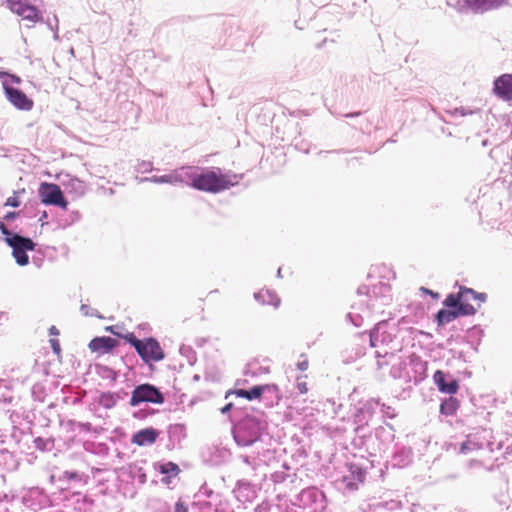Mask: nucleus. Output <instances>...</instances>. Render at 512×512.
Wrapping results in <instances>:
<instances>
[{
  "instance_id": "nucleus-48",
  "label": "nucleus",
  "mask_w": 512,
  "mask_h": 512,
  "mask_svg": "<svg viewBox=\"0 0 512 512\" xmlns=\"http://www.w3.org/2000/svg\"><path fill=\"white\" fill-rule=\"evenodd\" d=\"M105 330L110 332L111 334L115 335L117 338H121V339L124 340L125 334H122V333L118 332L117 326H107L105 328Z\"/></svg>"
},
{
  "instance_id": "nucleus-16",
  "label": "nucleus",
  "mask_w": 512,
  "mask_h": 512,
  "mask_svg": "<svg viewBox=\"0 0 512 512\" xmlns=\"http://www.w3.org/2000/svg\"><path fill=\"white\" fill-rule=\"evenodd\" d=\"M151 182L156 184H184L185 183V166L175 169L169 174L161 176L143 177L139 179V183Z\"/></svg>"
},
{
  "instance_id": "nucleus-23",
  "label": "nucleus",
  "mask_w": 512,
  "mask_h": 512,
  "mask_svg": "<svg viewBox=\"0 0 512 512\" xmlns=\"http://www.w3.org/2000/svg\"><path fill=\"white\" fill-rule=\"evenodd\" d=\"M458 12L465 13L471 11L475 14L487 12L486 0H462L457 2Z\"/></svg>"
},
{
  "instance_id": "nucleus-8",
  "label": "nucleus",
  "mask_w": 512,
  "mask_h": 512,
  "mask_svg": "<svg viewBox=\"0 0 512 512\" xmlns=\"http://www.w3.org/2000/svg\"><path fill=\"white\" fill-rule=\"evenodd\" d=\"M378 404L379 400L370 399L357 409L354 415L355 423L358 424L355 428L356 437L353 440V444L355 446L361 448L365 445L367 439L371 438L370 431L364 424H367L371 418L373 414V406Z\"/></svg>"
},
{
  "instance_id": "nucleus-30",
  "label": "nucleus",
  "mask_w": 512,
  "mask_h": 512,
  "mask_svg": "<svg viewBox=\"0 0 512 512\" xmlns=\"http://www.w3.org/2000/svg\"><path fill=\"white\" fill-rule=\"evenodd\" d=\"M84 449L95 455L105 457L109 454V447L106 443L88 441L84 443Z\"/></svg>"
},
{
  "instance_id": "nucleus-37",
  "label": "nucleus",
  "mask_w": 512,
  "mask_h": 512,
  "mask_svg": "<svg viewBox=\"0 0 512 512\" xmlns=\"http://www.w3.org/2000/svg\"><path fill=\"white\" fill-rule=\"evenodd\" d=\"M174 512H189V503L180 497L174 505Z\"/></svg>"
},
{
  "instance_id": "nucleus-5",
  "label": "nucleus",
  "mask_w": 512,
  "mask_h": 512,
  "mask_svg": "<svg viewBox=\"0 0 512 512\" xmlns=\"http://www.w3.org/2000/svg\"><path fill=\"white\" fill-rule=\"evenodd\" d=\"M444 308L435 314V322L438 326H445L459 317L473 316L477 309L471 304L459 303V298L454 293H449L443 301Z\"/></svg>"
},
{
  "instance_id": "nucleus-1",
  "label": "nucleus",
  "mask_w": 512,
  "mask_h": 512,
  "mask_svg": "<svg viewBox=\"0 0 512 512\" xmlns=\"http://www.w3.org/2000/svg\"><path fill=\"white\" fill-rule=\"evenodd\" d=\"M242 174H222L220 168L185 166V183L195 190L217 194L236 185Z\"/></svg>"
},
{
  "instance_id": "nucleus-11",
  "label": "nucleus",
  "mask_w": 512,
  "mask_h": 512,
  "mask_svg": "<svg viewBox=\"0 0 512 512\" xmlns=\"http://www.w3.org/2000/svg\"><path fill=\"white\" fill-rule=\"evenodd\" d=\"M8 8L15 14L22 17L23 20L38 22L42 16L41 12L27 2V0H6Z\"/></svg>"
},
{
  "instance_id": "nucleus-27",
  "label": "nucleus",
  "mask_w": 512,
  "mask_h": 512,
  "mask_svg": "<svg viewBox=\"0 0 512 512\" xmlns=\"http://www.w3.org/2000/svg\"><path fill=\"white\" fill-rule=\"evenodd\" d=\"M460 406L459 400L450 395L449 397L443 399L440 404V413L445 416H452L456 413Z\"/></svg>"
},
{
  "instance_id": "nucleus-10",
  "label": "nucleus",
  "mask_w": 512,
  "mask_h": 512,
  "mask_svg": "<svg viewBox=\"0 0 512 512\" xmlns=\"http://www.w3.org/2000/svg\"><path fill=\"white\" fill-rule=\"evenodd\" d=\"M38 196L45 205H52L67 209L69 204L59 185L55 183L42 182L38 189Z\"/></svg>"
},
{
  "instance_id": "nucleus-25",
  "label": "nucleus",
  "mask_w": 512,
  "mask_h": 512,
  "mask_svg": "<svg viewBox=\"0 0 512 512\" xmlns=\"http://www.w3.org/2000/svg\"><path fill=\"white\" fill-rule=\"evenodd\" d=\"M459 298V303L470 304L469 300H479L480 302H485L487 300L486 293H480L475 291L472 288H468L465 286H461L457 293H454Z\"/></svg>"
},
{
  "instance_id": "nucleus-6",
  "label": "nucleus",
  "mask_w": 512,
  "mask_h": 512,
  "mask_svg": "<svg viewBox=\"0 0 512 512\" xmlns=\"http://www.w3.org/2000/svg\"><path fill=\"white\" fill-rule=\"evenodd\" d=\"M493 438L491 429L483 427L474 428L473 431L466 436V440L462 442L459 452L466 454L474 450L487 449L489 452L493 453L497 450H501L502 441L495 443Z\"/></svg>"
},
{
  "instance_id": "nucleus-57",
  "label": "nucleus",
  "mask_w": 512,
  "mask_h": 512,
  "mask_svg": "<svg viewBox=\"0 0 512 512\" xmlns=\"http://www.w3.org/2000/svg\"><path fill=\"white\" fill-rule=\"evenodd\" d=\"M308 365H309V363H308V359H307V358H305L304 360L299 361V362L297 363V368H298L300 371H306V370L308 369Z\"/></svg>"
},
{
  "instance_id": "nucleus-31",
  "label": "nucleus",
  "mask_w": 512,
  "mask_h": 512,
  "mask_svg": "<svg viewBox=\"0 0 512 512\" xmlns=\"http://www.w3.org/2000/svg\"><path fill=\"white\" fill-rule=\"evenodd\" d=\"M63 184L66 186L69 192H74L79 196L85 193V183L77 177H70L68 182H63Z\"/></svg>"
},
{
  "instance_id": "nucleus-49",
  "label": "nucleus",
  "mask_w": 512,
  "mask_h": 512,
  "mask_svg": "<svg viewBox=\"0 0 512 512\" xmlns=\"http://www.w3.org/2000/svg\"><path fill=\"white\" fill-rule=\"evenodd\" d=\"M53 21L55 22V24L53 25V23L49 21V22H48V26L50 27V29H51L52 31H54V39H55V40H58V39H59V36H58V33H57V29H58V19H57V17H56V16H54Z\"/></svg>"
},
{
  "instance_id": "nucleus-40",
  "label": "nucleus",
  "mask_w": 512,
  "mask_h": 512,
  "mask_svg": "<svg viewBox=\"0 0 512 512\" xmlns=\"http://www.w3.org/2000/svg\"><path fill=\"white\" fill-rule=\"evenodd\" d=\"M287 477L288 474H286L285 471H276L273 474H271V480L274 483H283L284 481H286Z\"/></svg>"
},
{
  "instance_id": "nucleus-59",
  "label": "nucleus",
  "mask_w": 512,
  "mask_h": 512,
  "mask_svg": "<svg viewBox=\"0 0 512 512\" xmlns=\"http://www.w3.org/2000/svg\"><path fill=\"white\" fill-rule=\"evenodd\" d=\"M234 407V404L232 402H229L227 403L226 405H224L221 409H220V412L222 414H227L229 413Z\"/></svg>"
},
{
  "instance_id": "nucleus-56",
  "label": "nucleus",
  "mask_w": 512,
  "mask_h": 512,
  "mask_svg": "<svg viewBox=\"0 0 512 512\" xmlns=\"http://www.w3.org/2000/svg\"><path fill=\"white\" fill-rule=\"evenodd\" d=\"M114 395L117 396L115 398V402L117 403L118 401L123 400L124 398H126L128 396V392H126L124 390H120V391L114 392Z\"/></svg>"
},
{
  "instance_id": "nucleus-52",
  "label": "nucleus",
  "mask_w": 512,
  "mask_h": 512,
  "mask_svg": "<svg viewBox=\"0 0 512 512\" xmlns=\"http://www.w3.org/2000/svg\"><path fill=\"white\" fill-rule=\"evenodd\" d=\"M400 371H401V364L398 366L393 365L390 370V374L393 378H399L400 377Z\"/></svg>"
},
{
  "instance_id": "nucleus-43",
  "label": "nucleus",
  "mask_w": 512,
  "mask_h": 512,
  "mask_svg": "<svg viewBox=\"0 0 512 512\" xmlns=\"http://www.w3.org/2000/svg\"><path fill=\"white\" fill-rule=\"evenodd\" d=\"M21 204V201L19 200V198L17 196H11V197H8L4 203V206L6 207H13V208H17L19 207Z\"/></svg>"
},
{
  "instance_id": "nucleus-3",
  "label": "nucleus",
  "mask_w": 512,
  "mask_h": 512,
  "mask_svg": "<svg viewBox=\"0 0 512 512\" xmlns=\"http://www.w3.org/2000/svg\"><path fill=\"white\" fill-rule=\"evenodd\" d=\"M124 341L134 348L140 359L146 365L150 366L165 358V352L155 337L150 336L139 339L133 332H127L125 333Z\"/></svg>"
},
{
  "instance_id": "nucleus-42",
  "label": "nucleus",
  "mask_w": 512,
  "mask_h": 512,
  "mask_svg": "<svg viewBox=\"0 0 512 512\" xmlns=\"http://www.w3.org/2000/svg\"><path fill=\"white\" fill-rule=\"evenodd\" d=\"M70 424L78 427L81 431L84 432H90L92 430V424L90 422L70 421Z\"/></svg>"
},
{
  "instance_id": "nucleus-38",
  "label": "nucleus",
  "mask_w": 512,
  "mask_h": 512,
  "mask_svg": "<svg viewBox=\"0 0 512 512\" xmlns=\"http://www.w3.org/2000/svg\"><path fill=\"white\" fill-rule=\"evenodd\" d=\"M387 356L393 357L394 355H393V353H390L388 351H385L384 354H382L380 351H375V357L378 359L377 360V367L379 369H381L384 365L388 364L387 361L380 360L381 358H386Z\"/></svg>"
},
{
  "instance_id": "nucleus-29",
  "label": "nucleus",
  "mask_w": 512,
  "mask_h": 512,
  "mask_svg": "<svg viewBox=\"0 0 512 512\" xmlns=\"http://www.w3.org/2000/svg\"><path fill=\"white\" fill-rule=\"evenodd\" d=\"M159 472L165 475L162 482L168 484L171 477H176L179 474L180 469L176 463L169 461L159 464Z\"/></svg>"
},
{
  "instance_id": "nucleus-35",
  "label": "nucleus",
  "mask_w": 512,
  "mask_h": 512,
  "mask_svg": "<svg viewBox=\"0 0 512 512\" xmlns=\"http://www.w3.org/2000/svg\"><path fill=\"white\" fill-rule=\"evenodd\" d=\"M294 146L297 150L308 154L311 148V143L309 141L303 140V139H295L294 140Z\"/></svg>"
},
{
  "instance_id": "nucleus-14",
  "label": "nucleus",
  "mask_w": 512,
  "mask_h": 512,
  "mask_svg": "<svg viewBox=\"0 0 512 512\" xmlns=\"http://www.w3.org/2000/svg\"><path fill=\"white\" fill-rule=\"evenodd\" d=\"M433 381L441 393L454 395L459 390V380L443 370L434 372Z\"/></svg>"
},
{
  "instance_id": "nucleus-51",
  "label": "nucleus",
  "mask_w": 512,
  "mask_h": 512,
  "mask_svg": "<svg viewBox=\"0 0 512 512\" xmlns=\"http://www.w3.org/2000/svg\"><path fill=\"white\" fill-rule=\"evenodd\" d=\"M19 215V212L16 211H9L3 216L4 221H13L15 220Z\"/></svg>"
},
{
  "instance_id": "nucleus-12",
  "label": "nucleus",
  "mask_w": 512,
  "mask_h": 512,
  "mask_svg": "<svg viewBox=\"0 0 512 512\" xmlns=\"http://www.w3.org/2000/svg\"><path fill=\"white\" fill-rule=\"evenodd\" d=\"M348 474L342 477V484L345 489L355 491L359 484H362L366 478V469L359 463H347Z\"/></svg>"
},
{
  "instance_id": "nucleus-47",
  "label": "nucleus",
  "mask_w": 512,
  "mask_h": 512,
  "mask_svg": "<svg viewBox=\"0 0 512 512\" xmlns=\"http://www.w3.org/2000/svg\"><path fill=\"white\" fill-rule=\"evenodd\" d=\"M154 512H172V508L168 502H162L159 504V506L155 509Z\"/></svg>"
},
{
  "instance_id": "nucleus-61",
  "label": "nucleus",
  "mask_w": 512,
  "mask_h": 512,
  "mask_svg": "<svg viewBox=\"0 0 512 512\" xmlns=\"http://www.w3.org/2000/svg\"><path fill=\"white\" fill-rule=\"evenodd\" d=\"M12 83H15V84H20L21 83V78L16 75V74H12L10 73V76L7 77Z\"/></svg>"
},
{
  "instance_id": "nucleus-2",
  "label": "nucleus",
  "mask_w": 512,
  "mask_h": 512,
  "mask_svg": "<svg viewBox=\"0 0 512 512\" xmlns=\"http://www.w3.org/2000/svg\"><path fill=\"white\" fill-rule=\"evenodd\" d=\"M268 424L263 415L246 414L232 427V436L239 447H250L261 442Z\"/></svg>"
},
{
  "instance_id": "nucleus-39",
  "label": "nucleus",
  "mask_w": 512,
  "mask_h": 512,
  "mask_svg": "<svg viewBox=\"0 0 512 512\" xmlns=\"http://www.w3.org/2000/svg\"><path fill=\"white\" fill-rule=\"evenodd\" d=\"M508 0H486L487 3V10H494L498 9L504 5H506Z\"/></svg>"
},
{
  "instance_id": "nucleus-33",
  "label": "nucleus",
  "mask_w": 512,
  "mask_h": 512,
  "mask_svg": "<svg viewBox=\"0 0 512 512\" xmlns=\"http://www.w3.org/2000/svg\"><path fill=\"white\" fill-rule=\"evenodd\" d=\"M138 173H148L154 170L153 163L151 161L138 160L134 167Z\"/></svg>"
},
{
  "instance_id": "nucleus-53",
  "label": "nucleus",
  "mask_w": 512,
  "mask_h": 512,
  "mask_svg": "<svg viewBox=\"0 0 512 512\" xmlns=\"http://www.w3.org/2000/svg\"><path fill=\"white\" fill-rule=\"evenodd\" d=\"M50 343H51V348H52L53 352L56 354H59L61 351L59 341L56 339H51Z\"/></svg>"
},
{
  "instance_id": "nucleus-60",
  "label": "nucleus",
  "mask_w": 512,
  "mask_h": 512,
  "mask_svg": "<svg viewBox=\"0 0 512 512\" xmlns=\"http://www.w3.org/2000/svg\"><path fill=\"white\" fill-rule=\"evenodd\" d=\"M371 292V289L368 287V286H360L358 289H357V293L359 295H369Z\"/></svg>"
},
{
  "instance_id": "nucleus-22",
  "label": "nucleus",
  "mask_w": 512,
  "mask_h": 512,
  "mask_svg": "<svg viewBox=\"0 0 512 512\" xmlns=\"http://www.w3.org/2000/svg\"><path fill=\"white\" fill-rule=\"evenodd\" d=\"M413 459V451L409 447L400 446L397 447L393 453L392 465L394 467L403 468L408 466Z\"/></svg>"
},
{
  "instance_id": "nucleus-9",
  "label": "nucleus",
  "mask_w": 512,
  "mask_h": 512,
  "mask_svg": "<svg viewBox=\"0 0 512 512\" xmlns=\"http://www.w3.org/2000/svg\"><path fill=\"white\" fill-rule=\"evenodd\" d=\"M165 402L164 393L151 383H142L134 387L131 392L129 404L137 407L143 403L163 404Z\"/></svg>"
},
{
  "instance_id": "nucleus-50",
  "label": "nucleus",
  "mask_w": 512,
  "mask_h": 512,
  "mask_svg": "<svg viewBox=\"0 0 512 512\" xmlns=\"http://www.w3.org/2000/svg\"><path fill=\"white\" fill-rule=\"evenodd\" d=\"M297 390L300 394H305L308 391L307 383L304 381H297L296 384Z\"/></svg>"
},
{
  "instance_id": "nucleus-24",
  "label": "nucleus",
  "mask_w": 512,
  "mask_h": 512,
  "mask_svg": "<svg viewBox=\"0 0 512 512\" xmlns=\"http://www.w3.org/2000/svg\"><path fill=\"white\" fill-rule=\"evenodd\" d=\"M239 459L245 465L243 472L248 476H256L264 462L259 456L254 455H240Z\"/></svg>"
},
{
  "instance_id": "nucleus-62",
  "label": "nucleus",
  "mask_w": 512,
  "mask_h": 512,
  "mask_svg": "<svg viewBox=\"0 0 512 512\" xmlns=\"http://www.w3.org/2000/svg\"><path fill=\"white\" fill-rule=\"evenodd\" d=\"M253 512H269V509L266 505L260 504L254 508Z\"/></svg>"
},
{
  "instance_id": "nucleus-19",
  "label": "nucleus",
  "mask_w": 512,
  "mask_h": 512,
  "mask_svg": "<svg viewBox=\"0 0 512 512\" xmlns=\"http://www.w3.org/2000/svg\"><path fill=\"white\" fill-rule=\"evenodd\" d=\"M233 493L235 498L241 503L252 502L256 497L254 485L245 479H240L236 482Z\"/></svg>"
},
{
  "instance_id": "nucleus-64",
  "label": "nucleus",
  "mask_w": 512,
  "mask_h": 512,
  "mask_svg": "<svg viewBox=\"0 0 512 512\" xmlns=\"http://www.w3.org/2000/svg\"><path fill=\"white\" fill-rule=\"evenodd\" d=\"M48 218V213L46 211H43L41 213V216L39 218V221L42 223V226L46 224V219Z\"/></svg>"
},
{
  "instance_id": "nucleus-18",
  "label": "nucleus",
  "mask_w": 512,
  "mask_h": 512,
  "mask_svg": "<svg viewBox=\"0 0 512 512\" xmlns=\"http://www.w3.org/2000/svg\"><path fill=\"white\" fill-rule=\"evenodd\" d=\"M388 323L381 321L369 333L371 347H378L379 344H389L392 342V334L387 331Z\"/></svg>"
},
{
  "instance_id": "nucleus-34",
  "label": "nucleus",
  "mask_w": 512,
  "mask_h": 512,
  "mask_svg": "<svg viewBox=\"0 0 512 512\" xmlns=\"http://www.w3.org/2000/svg\"><path fill=\"white\" fill-rule=\"evenodd\" d=\"M131 474L133 475V477L137 478L141 484H144L147 480L146 473L143 470V468L138 467L136 465L131 467Z\"/></svg>"
},
{
  "instance_id": "nucleus-20",
  "label": "nucleus",
  "mask_w": 512,
  "mask_h": 512,
  "mask_svg": "<svg viewBox=\"0 0 512 512\" xmlns=\"http://www.w3.org/2000/svg\"><path fill=\"white\" fill-rule=\"evenodd\" d=\"M119 342L117 339L110 336H97L94 337L88 344L89 349L92 352H100V353H111L116 347H118Z\"/></svg>"
},
{
  "instance_id": "nucleus-36",
  "label": "nucleus",
  "mask_w": 512,
  "mask_h": 512,
  "mask_svg": "<svg viewBox=\"0 0 512 512\" xmlns=\"http://www.w3.org/2000/svg\"><path fill=\"white\" fill-rule=\"evenodd\" d=\"M376 407H380V411L381 413L388 417V418H394L396 416V413L394 411V409L390 406H387L385 404H378V405H374L373 406V410L376 408Z\"/></svg>"
},
{
  "instance_id": "nucleus-13",
  "label": "nucleus",
  "mask_w": 512,
  "mask_h": 512,
  "mask_svg": "<svg viewBox=\"0 0 512 512\" xmlns=\"http://www.w3.org/2000/svg\"><path fill=\"white\" fill-rule=\"evenodd\" d=\"M4 93L9 102L19 110L29 111L33 107V101L19 88L10 86L3 81Z\"/></svg>"
},
{
  "instance_id": "nucleus-55",
  "label": "nucleus",
  "mask_w": 512,
  "mask_h": 512,
  "mask_svg": "<svg viewBox=\"0 0 512 512\" xmlns=\"http://www.w3.org/2000/svg\"><path fill=\"white\" fill-rule=\"evenodd\" d=\"M421 291L425 294H428L430 295L433 299H438L439 298V293L438 292H435L433 290H430L428 288H425V287H421Z\"/></svg>"
},
{
  "instance_id": "nucleus-21",
  "label": "nucleus",
  "mask_w": 512,
  "mask_h": 512,
  "mask_svg": "<svg viewBox=\"0 0 512 512\" xmlns=\"http://www.w3.org/2000/svg\"><path fill=\"white\" fill-rule=\"evenodd\" d=\"M159 431L153 427H147L136 431L131 438V442L137 446H147L156 442Z\"/></svg>"
},
{
  "instance_id": "nucleus-26",
  "label": "nucleus",
  "mask_w": 512,
  "mask_h": 512,
  "mask_svg": "<svg viewBox=\"0 0 512 512\" xmlns=\"http://www.w3.org/2000/svg\"><path fill=\"white\" fill-rule=\"evenodd\" d=\"M254 299L262 305H272L275 308L280 305V298L272 290H261L254 293Z\"/></svg>"
},
{
  "instance_id": "nucleus-15",
  "label": "nucleus",
  "mask_w": 512,
  "mask_h": 512,
  "mask_svg": "<svg viewBox=\"0 0 512 512\" xmlns=\"http://www.w3.org/2000/svg\"><path fill=\"white\" fill-rule=\"evenodd\" d=\"M277 387L275 385L263 384L254 385L249 389H235L229 390L225 394V399H228L230 395L234 394L237 397L245 398L249 401L260 399L265 392H275Z\"/></svg>"
},
{
  "instance_id": "nucleus-17",
  "label": "nucleus",
  "mask_w": 512,
  "mask_h": 512,
  "mask_svg": "<svg viewBox=\"0 0 512 512\" xmlns=\"http://www.w3.org/2000/svg\"><path fill=\"white\" fill-rule=\"evenodd\" d=\"M494 93L502 100L512 101V74H503L493 83Z\"/></svg>"
},
{
  "instance_id": "nucleus-63",
  "label": "nucleus",
  "mask_w": 512,
  "mask_h": 512,
  "mask_svg": "<svg viewBox=\"0 0 512 512\" xmlns=\"http://www.w3.org/2000/svg\"><path fill=\"white\" fill-rule=\"evenodd\" d=\"M454 114H459L460 116H466L468 113L466 112V110L461 107V108H456L455 111H454Z\"/></svg>"
},
{
  "instance_id": "nucleus-7",
  "label": "nucleus",
  "mask_w": 512,
  "mask_h": 512,
  "mask_svg": "<svg viewBox=\"0 0 512 512\" xmlns=\"http://www.w3.org/2000/svg\"><path fill=\"white\" fill-rule=\"evenodd\" d=\"M291 504L301 512H324L327 507V498L318 487L309 486L294 495Z\"/></svg>"
},
{
  "instance_id": "nucleus-41",
  "label": "nucleus",
  "mask_w": 512,
  "mask_h": 512,
  "mask_svg": "<svg viewBox=\"0 0 512 512\" xmlns=\"http://www.w3.org/2000/svg\"><path fill=\"white\" fill-rule=\"evenodd\" d=\"M346 318L356 327L361 326L363 321L362 317L359 314L348 313L346 315Z\"/></svg>"
},
{
  "instance_id": "nucleus-54",
  "label": "nucleus",
  "mask_w": 512,
  "mask_h": 512,
  "mask_svg": "<svg viewBox=\"0 0 512 512\" xmlns=\"http://www.w3.org/2000/svg\"><path fill=\"white\" fill-rule=\"evenodd\" d=\"M45 440L42 437H37L34 440L35 446L37 449L44 450L45 449Z\"/></svg>"
},
{
  "instance_id": "nucleus-28",
  "label": "nucleus",
  "mask_w": 512,
  "mask_h": 512,
  "mask_svg": "<svg viewBox=\"0 0 512 512\" xmlns=\"http://www.w3.org/2000/svg\"><path fill=\"white\" fill-rule=\"evenodd\" d=\"M484 335L483 329L475 325L467 330L466 342L477 351L478 346L481 343L482 337Z\"/></svg>"
},
{
  "instance_id": "nucleus-32",
  "label": "nucleus",
  "mask_w": 512,
  "mask_h": 512,
  "mask_svg": "<svg viewBox=\"0 0 512 512\" xmlns=\"http://www.w3.org/2000/svg\"><path fill=\"white\" fill-rule=\"evenodd\" d=\"M116 397L112 391L101 392L98 397V404L105 409H112L116 406Z\"/></svg>"
},
{
  "instance_id": "nucleus-46",
  "label": "nucleus",
  "mask_w": 512,
  "mask_h": 512,
  "mask_svg": "<svg viewBox=\"0 0 512 512\" xmlns=\"http://www.w3.org/2000/svg\"><path fill=\"white\" fill-rule=\"evenodd\" d=\"M63 478L68 481L78 480L79 474L77 471H64L63 472Z\"/></svg>"
},
{
  "instance_id": "nucleus-58",
  "label": "nucleus",
  "mask_w": 512,
  "mask_h": 512,
  "mask_svg": "<svg viewBox=\"0 0 512 512\" xmlns=\"http://www.w3.org/2000/svg\"><path fill=\"white\" fill-rule=\"evenodd\" d=\"M70 218L71 220L69 222H66L65 226L70 225L75 221H78L80 219V213L78 211L72 212Z\"/></svg>"
},
{
  "instance_id": "nucleus-4",
  "label": "nucleus",
  "mask_w": 512,
  "mask_h": 512,
  "mask_svg": "<svg viewBox=\"0 0 512 512\" xmlns=\"http://www.w3.org/2000/svg\"><path fill=\"white\" fill-rule=\"evenodd\" d=\"M0 231L5 243L12 249V256L19 266L29 264L28 251H34L36 243L29 237L20 235L8 229L3 221H0Z\"/></svg>"
},
{
  "instance_id": "nucleus-45",
  "label": "nucleus",
  "mask_w": 512,
  "mask_h": 512,
  "mask_svg": "<svg viewBox=\"0 0 512 512\" xmlns=\"http://www.w3.org/2000/svg\"><path fill=\"white\" fill-rule=\"evenodd\" d=\"M80 311L85 316H97V310L90 308L87 304H82Z\"/></svg>"
},
{
  "instance_id": "nucleus-44",
  "label": "nucleus",
  "mask_w": 512,
  "mask_h": 512,
  "mask_svg": "<svg viewBox=\"0 0 512 512\" xmlns=\"http://www.w3.org/2000/svg\"><path fill=\"white\" fill-rule=\"evenodd\" d=\"M153 413H154V410L140 409L133 413V417L136 419L142 420V419H145L147 416L152 415Z\"/></svg>"
}]
</instances>
